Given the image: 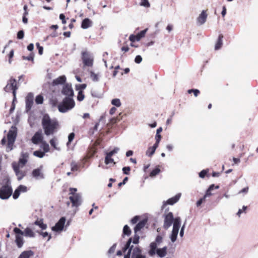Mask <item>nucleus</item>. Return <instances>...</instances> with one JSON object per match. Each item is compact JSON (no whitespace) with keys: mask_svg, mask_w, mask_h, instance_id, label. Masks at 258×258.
I'll return each mask as SVG.
<instances>
[{"mask_svg":"<svg viewBox=\"0 0 258 258\" xmlns=\"http://www.w3.org/2000/svg\"><path fill=\"white\" fill-rule=\"evenodd\" d=\"M123 234L127 235V236H129L131 235V230L130 227L128 226V225H125V226H124L123 229Z\"/></svg>","mask_w":258,"mask_h":258,"instance_id":"obj_39","label":"nucleus"},{"mask_svg":"<svg viewBox=\"0 0 258 258\" xmlns=\"http://www.w3.org/2000/svg\"><path fill=\"white\" fill-rule=\"evenodd\" d=\"M34 97L31 93H28L26 97V109L27 111L30 110L33 104Z\"/></svg>","mask_w":258,"mask_h":258,"instance_id":"obj_12","label":"nucleus"},{"mask_svg":"<svg viewBox=\"0 0 258 258\" xmlns=\"http://www.w3.org/2000/svg\"><path fill=\"white\" fill-rule=\"evenodd\" d=\"M147 31H148V28H146V29L141 31L140 32L138 33V34H139L140 37H141V38H142L145 37V34H146V32H147Z\"/></svg>","mask_w":258,"mask_h":258,"instance_id":"obj_58","label":"nucleus"},{"mask_svg":"<svg viewBox=\"0 0 258 258\" xmlns=\"http://www.w3.org/2000/svg\"><path fill=\"white\" fill-rule=\"evenodd\" d=\"M36 46L38 49V53L40 55H42L43 52V48L42 46L40 45V44L38 42L36 43Z\"/></svg>","mask_w":258,"mask_h":258,"instance_id":"obj_54","label":"nucleus"},{"mask_svg":"<svg viewBox=\"0 0 258 258\" xmlns=\"http://www.w3.org/2000/svg\"><path fill=\"white\" fill-rule=\"evenodd\" d=\"M12 166L16 175L17 176L18 180H21L26 176V171L25 170H20V168L21 167V166L16 165V163H13L12 164Z\"/></svg>","mask_w":258,"mask_h":258,"instance_id":"obj_9","label":"nucleus"},{"mask_svg":"<svg viewBox=\"0 0 258 258\" xmlns=\"http://www.w3.org/2000/svg\"><path fill=\"white\" fill-rule=\"evenodd\" d=\"M14 232L16 234V243L18 247H21L24 243L22 235H24V232L17 227L14 228Z\"/></svg>","mask_w":258,"mask_h":258,"instance_id":"obj_8","label":"nucleus"},{"mask_svg":"<svg viewBox=\"0 0 258 258\" xmlns=\"http://www.w3.org/2000/svg\"><path fill=\"white\" fill-rule=\"evenodd\" d=\"M12 193L13 189L9 181L0 188V198L2 200L8 199Z\"/></svg>","mask_w":258,"mask_h":258,"instance_id":"obj_3","label":"nucleus"},{"mask_svg":"<svg viewBox=\"0 0 258 258\" xmlns=\"http://www.w3.org/2000/svg\"><path fill=\"white\" fill-rule=\"evenodd\" d=\"M164 224L163 227L164 229H168L174 221L175 218L173 217V214L172 212H169L167 214L163 215Z\"/></svg>","mask_w":258,"mask_h":258,"instance_id":"obj_6","label":"nucleus"},{"mask_svg":"<svg viewBox=\"0 0 258 258\" xmlns=\"http://www.w3.org/2000/svg\"><path fill=\"white\" fill-rule=\"evenodd\" d=\"M90 75L91 79L94 82H97L99 81L98 74H95L92 71L90 72Z\"/></svg>","mask_w":258,"mask_h":258,"instance_id":"obj_37","label":"nucleus"},{"mask_svg":"<svg viewBox=\"0 0 258 258\" xmlns=\"http://www.w3.org/2000/svg\"><path fill=\"white\" fill-rule=\"evenodd\" d=\"M147 222V220L145 219L140 221L134 228L135 232L136 233L143 228L146 225Z\"/></svg>","mask_w":258,"mask_h":258,"instance_id":"obj_18","label":"nucleus"},{"mask_svg":"<svg viewBox=\"0 0 258 258\" xmlns=\"http://www.w3.org/2000/svg\"><path fill=\"white\" fill-rule=\"evenodd\" d=\"M187 92L189 93V94H190L191 93H194V94L195 95V96L197 97L198 96L200 93V91L198 90V89H189L187 91Z\"/></svg>","mask_w":258,"mask_h":258,"instance_id":"obj_48","label":"nucleus"},{"mask_svg":"<svg viewBox=\"0 0 258 258\" xmlns=\"http://www.w3.org/2000/svg\"><path fill=\"white\" fill-rule=\"evenodd\" d=\"M132 238H129V239L128 240V241H127L126 244L125 245L124 247H123V251L124 252L127 249H129L131 248L130 247V245H131V243L132 242Z\"/></svg>","mask_w":258,"mask_h":258,"instance_id":"obj_47","label":"nucleus"},{"mask_svg":"<svg viewBox=\"0 0 258 258\" xmlns=\"http://www.w3.org/2000/svg\"><path fill=\"white\" fill-rule=\"evenodd\" d=\"M180 194H177L175 196L169 199L166 203L164 204L163 207L167 204L172 205L176 203L179 199Z\"/></svg>","mask_w":258,"mask_h":258,"instance_id":"obj_20","label":"nucleus"},{"mask_svg":"<svg viewBox=\"0 0 258 258\" xmlns=\"http://www.w3.org/2000/svg\"><path fill=\"white\" fill-rule=\"evenodd\" d=\"M69 195L72 207H78L81 204V197L79 194L70 192Z\"/></svg>","mask_w":258,"mask_h":258,"instance_id":"obj_7","label":"nucleus"},{"mask_svg":"<svg viewBox=\"0 0 258 258\" xmlns=\"http://www.w3.org/2000/svg\"><path fill=\"white\" fill-rule=\"evenodd\" d=\"M59 19L61 20V22L63 24L66 23V17L63 14H60L59 15Z\"/></svg>","mask_w":258,"mask_h":258,"instance_id":"obj_59","label":"nucleus"},{"mask_svg":"<svg viewBox=\"0 0 258 258\" xmlns=\"http://www.w3.org/2000/svg\"><path fill=\"white\" fill-rule=\"evenodd\" d=\"M172 224H173L172 230L178 231L181 225L180 218L179 217H176Z\"/></svg>","mask_w":258,"mask_h":258,"instance_id":"obj_22","label":"nucleus"},{"mask_svg":"<svg viewBox=\"0 0 258 258\" xmlns=\"http://www.w3.org/2000/svg\"><path fill=\"white\" fill-rule=\"evenodd\" d=\"M84 98L85 95L84 94L83 91L82 90L79 91L77 96V100L79 101H81L84 100Z\"/></svg>","mask_w":258,"mask_h":258,"instance_id":"obj_45","label":"nucleus"},{"mask_svg":"<svg viewBox=\"0 0 258 258\" xmlns=\"http://www.w3.org/2000/svg\"><path fill=\"white\" fill-rule=\"evenodd\" d=\"M28 158L29 154L27 152L22 153L19 162L18 163H16V165H19L21 167H23L27 163Z\"/></svg>","mask_w":258,"mask_h":258,"instance_id":"obj_14","label":"nucleus"},{"mask_svg":"<svg viewBox=\"0 0 258 258\" xmlns=\"http://www.w3.org/2000/svg\"><path fill=\"white\" fill-rule=\"evenodd\" d=\"M140 5L146 8H149L150 6V4L148 0H141Z\"/></svg>","mask_w":258,"mask_h":258,"instance_id":"obj_49","label":"nucleus"},{"mask_svg":"<svg viewBox=\"0 0 258 258\" xmlns=\"http://www.w3.org/2000/svg\"><path fill=\"white\" fill-rule=\"evenodd\" d=\"M16 136V131L11 130L9 131L7 135L8 147L9 148L10 150L12 149V146L15 141Z\"/></svg>","mask_w":258,"mask_h":258,"instance_id":"obj_10","label":"nucleus"},{"mask_svg":"<svg viewBox=\"0 0 258 258\" xmlns=\"http://www.w3.org/2000/svg\"><path fill=\"white\" fill-rule=\"evenodd\" d=\"M142 60V57L140 55H137L135 59V61L137 63H140Z\"/></svg>","mask_w":258,"mask_h":258,"instance_id":"obj_61","label":"nucleus"},{"mask_svg":"<svg viewBox=\"0 0 258 258\" xmlns=\"http://www.w3.org/2000/svg\"><path fill=\"white\" fill-rule=\"evenodd\" d=\"M136 35L132 34L129 37V40L132 42H135L136 41H137V39H136Z\"/></svg>","mask_w":258,"mask_h":258,"instance_id":"obj_62","label":"nucleus"},{"mask_svg":"<svg viewBox=\"0 0 258 258\" xmlns=\"http://www.w3.org/2000/svg\"><path fill=\"white\" fill-rule=\"evenodd\" d=\"M66 81V77L64 76H59L53 80L52 84L53 86L63 84Z\"/></svg>","mask_w":258,"mask_h":258,"instance_id":"obj_19","label":"nucleus"},{"mask_svg":"<svg viewBox=\"0 0 258 258\" xmlns=\"http://www.w3.org/2000/svg\"><path fill=\"white\" fill-rule=\"evenodd\" d=\"M14 51L13 49H12L10 51V52L9 54V62L10 63H11L12 62V58L14 56Z\"/></svg>","mask_w":258,"mask_h":258,"instance_id":"obj_57","label":"nucleus"},{"mask_svg":"<svg viewBox=\"0 0 258 258\" xmlns=\"http://www.w3.org/2000/svg\"><path fill=\"white\" fill-rule=\"evenodd\" d=\"M37 232L40 235H41L43 238H45L46 237H48L47 241H49L51 238V234H49L47 232H43L41 231H37Z\"/></svg>","mask_w":258,"mask_h":258,"instance_id":"obj_35","label":"nucleus"},{"mask_svg":"<svg viewBox=\"0 0 258 258\" xmlns=\"http://www.w3.org/2000/svg\"><path fill=\"white\" fill-rule=\"evenodd\" d=\"M81 58L84 66L89 67L93 66L94 58L89 51L87 50L83 51L81 52Z\"/></svg>","mask_w":258,"mask_h":258,"instance_id":"obj_4","label":"nucleus"},{"mask_svg":"<svg viewBox=\"0 0 258 258\" xmlns=\"http://www.w3.org/2000/svg\"><path fill=\"white\" fill-rule=\"evenodd\" d=\"M18 89L17 82L15 79L11 78L9 82L5 88L6 92L12 91L13 95V101L16 99V91Z\"/></svg>","mask_w":258,"mask_h":258,"instance_id":"obj_5","label":"nucleus"},{"mask_svg":"<svg viewBox=\"0 0 258 258\" xmlns=\"http://www.w3.org/2000/svg\"><path fill=\"white\" fill-rule=\"evenodd\" d=\"M208 171L206 170H203L199 173V176L201 178H204L207 174Z\"/></svg>","mask_w":258,"mask_h":258,"instance_id":"obj_56","label":"nucleus"},{"mask_svg":"<svg viewBox=\"0 0 258 258\" xmlns=\"http://www.w3.org/2000/svg\"><path fill=\"white\" fill-rule=\"evenodd\" d=\"M133 252L131 258H137L138 256L142 254V250L139 247H135L132 248Z\"/></svg>","mask_w":258,"mask_h":258,"instance_id":"obj_24","label":"nucleus"},{"mask_svg":"<svg viewBox=\"0 0 258 258\" xmlns=\"http://www.w3.org/2000/svg\"><path fill=\"white\" fill-rule=\"evenodd\" d=\"M62 93L67 97H72L74 95V91L71 85L65 84L61 91Z\"/></svg>","mask_w":258,"mask_h":258,"instance_id":"obj_11","label":"nucleus"},{"mask_svg":"<svg viewBox=\"0 0 258 258\" xmlns=\"http://www.w3.org/2000/svg\"><path fill=\"white\" fill-rule=\"evenodd\" d=\"M34 224L38 226L42 230H45L47 227V225L43 223V220L42 219L37 220L34 222Z\"/></svg>","mask_w":258,"mask_h":258,"instance_id":"obj_25","label":"nucleus"},{"mask_svg":"<svg viewBox=\"0 0 258 258\" xmlns=\"http://www.w3.org/2000/svg\"><path fill=\"white\" fill-rule=\"evenodd\" d=\"M75 105V101L72 98L66 97L61 103L58 105V109L60 112L64 113L72 109Z\"/></svg>","mask_w":258,"mask_h":258,"instance_id":"obj_2","label":"nucleus"},{"mask_svg":"<svg viewBox=\"0 0 258 258\" xmlns=\"http://www.w3.org/2000/svg\"><path fill=\"white\" fill-rule=\"evenodd\" d=\"M43 136L41 132H37L35 133L33 137L32 138L31 141L34 144L37 145L40 143L43 142Z\"/></svg>","mask_w":258,"mask_h":258,"instance_id":"obj_15","label":"nucleus"},{"mask_svg":"<svg viewBox=\"0 0 258 258\" xmlns=\"http://www.w3.org/2000/svg\"><path fill=\"white\" fill-rule=\"evenodd\" d=\"M117 151L114 149L113 150L107 153L105 158V163L106 164H109L110 163H113L114 164L115 162H114L113 159L112 158V156L115 154Z\"/></svg>","mask_w":258,"mask_h":258,"instance_id":"obj_16","label":"nucleus"},{"mask_svg":"<svg viewBox=\"0 0 258 258\" xmlns=\"http://www.w3.org/2000/svg\"><path fill=\"white\" fill-rule=\"evenodd\" d=\"M205 197H204L203 198L198 200L197 202V206L198 207L200 206L202 204V203L205 201Z\"/></svg>","mask_w":258,"mask_h":258,"instance_id":"obj_64","label":"nucleus"},{"mask_svg":"<svg viewBox=\"0 0 258 258\" xmlns=\"http://www.w3.org/2000/svg\"><path fill=\"white\" fill-rule=\"evenodd\" d=\"M162 241V237L160 235H158L156 238V242L157 244L160 243Z\"/></svg>","mask_w":258,"mask_h":258,"instance_id":"obj_63","label":"nucleus"},{"mask_svg":"<svg viewBox=\"0 0 258 258\" xmlns=\"http://www.w3.org/2000/svg\"><path fill=\"white\" fill-rule=\"evenodd\" d=\"M32 175L34 177L38 178L40 177V178H43V175L41 173V169L40 168H37L33 170L32 172Z\"/></svg>","mask_w":258,"mask_h":258,"instance_id":"obj_28","label":"nucleus"},{"mask_svg":"<svg viewBox=\"0 0 258 258\" xmlns=\"http://www.w3.org/2000/svg\"><path fill=\"white\" fill-rule=\"evenodd\" d=\"M20 191L19 190V189H18V188L15 190L13 195V197L14 199H17L18 198V197H19L20 195Z\"/></svg>","mask_w":258,"mask_h":258,"instance_id":"obj_52","label":"nucleus"},{"mask_svg":"<svg viewBox=\"0 0 258 258\" xmlns=\"http://www.w3.org/2000/svg\"><path fill=\"white\" fill-rule=\"evenodd\" d=\"M75 134L74 133H72L69 134L68 136V142L67 144V146H69V145L71 143L75 138Z\"/></svg>","mask_w":258,"mask_h":258,"instance_id":"obj_46","label":"nucleus"},{"mask_svg":"<svg viewBox=\"0 0 258 258\" xmlns=\"http://www.w3.org/2000/svg\"><path fill=\"white\" fill-rule=\"evenodd\" d=\"M92 25V21L89 19V18H85L84 19L81 24V28L86 29L90 27H91Z\"/></svg>","mask_w":258,"mask_h":258,"instance_id":"obj_21","label":"nucleus"},{"mask_svg":"<svg viewBox=\"0 0 258 258\" xmlns=\"http://www.w3.org/2000/svg\"><path fill=\"white\" fill-rule=\"evenodd\" d=\"M178 233V231L172 230L170 235V239L172 242H174L176 240Z\"/></svg>","mask_w":258,"mask_h":258,"instance_id":"obj_40","label":"nucleus"},{"mask_svg":"<svg viewBox=\"0 0 258 258\" xmlns=\"http://www.w3.org/2000/svg\"><path fill=\"white\" fill-rule=\"evenodd\" d=\"M24 235L25 236L34 237H35V234L31 229L30 228H26L24 232Z\"/></svg>","mask_w":258,"mask_h":258,"instance_id":"obj_31","label":"nucleus"},{"mask_svg":"<svg viewBox=\"0 0 258 258\" xmlns=\"http://www.w3.org/2000/svg\"><path fill=\"white\" fill-rule=\"evenodd\" d=\"M155 151L152 147H149L146 151V155L149 157H151L154 154Z\"/></svg>","mask_w":258,"mask_h":258,"instance_id":"obj_41","label":"nucleus"},{"mask_svg":"<svg viewBox=\"0 0 258 258\" xmlns=\"http://www.w3.org/2000/svg\"><path fill=\"white\" fill-rule=\"evenodd\" d=\"M66 222V218L61 217L59 220L55 224V226L52 228L54 231H59L63 229Z\"/></svg>","mask_w":258,"mask_h":258,"instance_id":"obj_13","label":"nucleus"},{"mask_svg":"<svg viewBox=\"0 0 258 258\" xmlns=\"http://www.w3.org/2000/svg\"><path fill=\"white\" fill-rule=\"evenodd\" d=\"M157 253L160 257H164L166 254V247H164L162 248L157 249Z\"/></svg>","mask_w":258,"mask_h":258,"instance_id":"obj_33","label":"nucleus"},{"mask_svg":"<svg viewBox=\"0 0 258 258\" xmlns=\"http://www.w3.org/2000/svg\"><path fill=\"white\" fill-rule=\"evenodd\" d=\"M18 189H19V190L20 191V193L21 192H26L27 191V188L26 186L25 185H19L18 187Z\"/></svg>","mask_w":258,"mask_h":258,"instance_id":"obj_51","label":"nucleus"},{"mask_svg":"<svg viewBox=\"0 0 258 258\" xmlns=\"http://www.w3.org/2000/svg\"><path fill=\"white\" fill-rule=\"evenodd\" d=\"M130 170L131 168L130 167H124L122 168L123 173L126 175H128L130 174Z\"/></svg>","mask_w":258,"mask_h":258,"instance_id":"obj_55","label":"nucleus"},{"mask_svg":"<svg viewBox=\"0 0 258 258\" xmlns=\"http://www.w3.org/2000/svg\"><path fill=\"white\" fill-rule=\"evenodd\" d=\"M111 104L116 107H120L121 106V102L119 99H113L111 101Z\"/></svg>","mask_w":258,"mask_h":258,"instance_id":"obj_42","label":"nucleus"},{"mask_svg":"<svg viewBox=\"0 0 258 258\" xmlns=\"http://www.w3.org/2000/svg\"><path fill=\"white\" fill-rule=\"evenodd\" d=\"M42 126L47 136L54 134L57 131L59 123L56 119H51L48 114H45L42 119Z\"/></svg>","mask_w":258,"mask_h":258,"instance_id":"obj_1","label":"nucleus"},{"mask_svg":"<svg viewBox=\"0 0 258 258\" xmlns=\"http://www.w3.org/2000/svg\"><path fill=\"white\" fill-rule=\"evenodd\" d=\"M219 187V186L218 185L215 186L214 184L211 185L209 188L207 190L206 194L204 197L206 198L207 197L212 195L213 194L211 193V190H212L214 188L218 189Z\"/></svg>","mask_w":258,"mask_h":258,"instance_id":"obj_30","label":"nucleus"},{"mask_svg":"<svg viewBox=\"0 0 258 258\" xmlns=\"http://www.w3.org/2000/svg\"><path fill=\"white\" fill-rule=\"evenodd\" d=\"M41 148L43 149L44 153L49 151L50 148L49 145L45 141H43L41 143Z\"/></svg>","mask_w":258,"mask_h":258,"instance_id":"obj_34","label":"nucleus"},{"mask_svg":"<svg viewBox=\"0 0 258 258\" xmlns=\"http://www.w3.org/2000/svg\"><path fill=\"white\" fill-rule=\"evenodd\" d=\"M24 32L23 30L19 31L17 33V38L19 39H22L24 38Z\"/></svg>","mask_w":258,"mask_h":258,"instance_id":"obj_53","label":"nucleus"},{"mask_svg":"<svg viewBox=\"0 0 258 258\" xmlns=\"http://www.w3.org/2000/svg\"><path fill=\"white\" fill-rule=\"evenodd\" d=\"M34 54V53L31 52L29 55L28 56H23L22 58L24 60H28L30 61H33Z\"/></svg>","mask_w":258,"mask_h":258,"instance_id":"obj_44","label":"nucleus"},{"mask_svg":"<svg viewBox=\"0 0 258 258\" xmlns=\"http://www.w3.org/2000/svg\"><path fill=\"white\" fill-rule=\"evenodd\" d=\"M207 10L202 11V13L200 14L197 18V22L200 25H202L206 22L208 15L207 14Z\"/></svg>","mask_w":258,"mask_h":258,"instance_id":"obj_17","label":"nucleus"},{"mask_svg":"<svg viewBox=\"0 0 258 258\" xmlns=\"http://www.w3.org/2000/svg\"><path fill=\"white\" fill-rule=\"evenodd\" d=\"M71 171L72 172L77 171L80 170V164L76 163L74 161H72L70 164Z\"/></svg>","mask_w":258,"mask_h":258,"instance_id":"obj_29","label":"nucleus"},{"mask_svg":"<svg viewBox=\"0 0 258 258\" xmlns=\"http://www.w3.org/2000/svg\"><path fill=\"white\" fill-rule=\"evenodd\" d=\"M150 249L149 251V254L151 256H153L155 255L156 253V249L157 248V243L155 242H153L151 243L150 245Z\"/></svg>","mask_w":258,"mask_h":258,"instance_id":"obj_26","label":"nucleus"},{"mask_svg":"<svg viewBox=\"0 0 258 258\" xmlns=\"http://www.w3.org/2000/svg\"><path fill=\"white\" fill-rule=\"evenodd\" d=\"M140 219V217L138 216H135L132 220L131 223L133 224H136L138 222Z\"/></svg>","mask_w":258,"mask_h":258,"instance_id":"obj_60","label":"nucleus"},{"mask_svg":"<svg viewBox=\"0 0 258 258\" xmlns=\"http://www.w3.org/2000/svg\"><path fill=\"white\" fill-rule=\"evenodd\" d=\"M57 139L56 137H53L52 139H51L49 143L50 144V145L55 150H59L60 148L57 147Z\"/></svg>","mask_w":258,"mask_h":258,"instance_id":"obj_32","label":"nucleus"},{"mask_svg":"<svg viewBox=\"0 0 258 258\" xmlns=\"http://www.w3.org/2000/svg\"><path fill=\"white\" fill-rule=\"evenodd\" d=\"M36 103L38 104H42L43 101V98L41 95H38L35 99Z\"/></svg>","mask_w":258,"mask_h":258,"instance_id":"obj_50","label":"nucleus"},{"mask_svg":"<svg viewBox=\"0 0 258 258\" xmlns=\"http://www.w3.org/2000/svg\"><path fill=\"white\" fill-rule=\"evenodd\" d=\"M161 170L159 168V166L156 167L155 169L152 170L150 172V176L151 177H154L158 174L160 172Z\"/></svg>","mask_w":258,"mask_h":258,"instance_id":"obj_36","label":"nucleus"},{"mask_svg":"<svg viewBox=\"0 0 258 258\" xmlns=\"http://www.w3.org/2000/svg\"><path fill=\"white\" fill-rule=\"evenodd\" d=\"M97 149L95 145L92 146L89 149V154H90V156H93L95 155V154L97 152Z\"/></svg>","mask_w":258,"mask_h":258,"instance_id":"obj_43","label":"nucleus"},{"mask_svg":"<svg viewBox=\"0 0 258 258\" xmlns=\"http://www.w3.org/2000/svg\"><path fill=\"white\" fill-rule=\"evenodd\" d=\"M223 38V35L222 34H220L215 46V50H218L222 47Z\"/></svg>","mask_w":258,"mask_h":258,"instance_id":"obj_27","label":"nucleus"},{"mask_svg":"<svg viewBox=\"0 0 258 258\" xmlns=\"http://www.w3.org/2000/svg\"><path fill=\"white\" fill-rule=\"evenodd\" d=\"M34 255V252L31 250H26L22 252L18 258H30Z\"/></svg>","mask_w":258,"mask_h":258,"instance_id":"obj_23","label":"nucleus"},{"mask_svg":"<svg viewBox=\"0 0 258 258\" xmlns=\"http://www.w3.org/2000/svg\"><path fill=\"white\" fill-rule=\"evenodd\" d=\"M33 155L36 157L41 158L45 156V153L40 150H37L33 152Z\"/></svg>","mask_w":258,"mask_h":258,"instance_id":"obj_38","label":"nucleus"}]
</instances>
